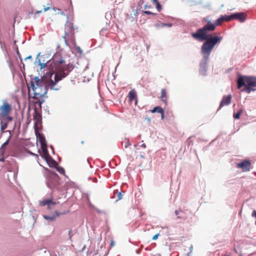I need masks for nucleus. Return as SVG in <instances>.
I'll return each mask as SVG.
<instances>
[{
    "mask_svg": "<svg viewBox=\"0 0 256 256\" xmlns=\"http://www.w3.org/2000/svg\"><path fill=\"white\" fill-rule=\"evenodd\" d=\"M38 65L40 70L48 67L50 74V80L47 83V86L50 89L58 90L60 89L56 83L66 77L71 70L70 64H65V60L60 53L54 54L51 60L48 54L38 56Z\"/></svg>",
    "mask_w": 256,
    "mask_h": 256,
    "instance_id": "nucleus-1",
    "label": "nucleus"
},
{
    "mask_svg": "<svg viewBox=\"0 0 256 256\" xmlns=\"http://www.w3.org/2000/svg\"><path fill=\"white\" fill-rule=\"evenodd\" d=\"M218 25V23H212L209 21L204 26L192 34V36L196 40L200 41L206 40L202 45L201 50L204 59L206 61H208L209 56L216 44L222 40L220 37H212L211 34H208V32L214 30L216 26Z\"/></svg>",
    "mask_w": 256,
    "mask_h": 256,
    "instance_id": "nucleus-2",
    "label": "nucleus"
},
{
    "mask_svg": "<svg viewBox=\"0 0 256 256\" xmlns=\"http://www.w3.org/2000/svg\"><path fill=\"white\" fill-rule=\"evenodd\" d=\"M238 88L241 91L250 94L256 87V78L240 76L237 80Z\"/></svg>",
    "mask_w": 256,
    "mask_h": 256,
    "instance_id": "nucleus-3",
    "label": "nucleus"
},
{
    "mask_svg": "<svg viewBox=\"0 0 256 256\" xmlns=\"http://www.w3.org/2000/svg\"><path fill=\"white\" fill-rule=\"evenodd\" d=\"M30 86L34 92V98H42L46 94V86L42 79L38 77L32 78Z\"/></svg>",
    "mask_w": 256,
    "mask_h": 256,
    "instance_id": "nucleus-4",
    "label": "nucleus"
},
{
    "mask_svg": "<svg viewBox=\"0 0 256 256\" xmlns=\"http://www.w3.org/2000/svg\"><path fill=\"white\" fill-rule=\"evenodd\" d=\"M74 30L75 28L72 20H68L65 24L64 35L62 36V38L66 44L69 42L74 45L76 44Z\"/></svg>",
    "mask_w": 256,
    "mask_h": 256,
    "instance_id": "nucleus-5",
    "label": "nucleus"
},
{
    "mask_svg": "<svg viewBox=\"0 0 256 256\" xmlns=\"http://www.w3.org/2000/svg\"><path fill=\"white\" fill-rule=\"evenodd\" d=\"M12 111V106L7 102L4 101L2 104L0 106V120L6 118L8 121H12V118L9 116Z\"/></svg>",
    "mask_w": 256,
    "mask_h": 256,
    "instance_id": "nucleus-6",
    "label": "nucleus"
},
{
    "mask_svg": "<svg viewBox=\"0 0 256 256\" xmlns=\"http://www.w3.org/2000/svg\"><path fill=\"white\" fill-rule=\"evenodd\" d=\"M232 20H236L240 22H243L245 21L246 17H220L217 20L216 23H218L220 25L222 22H228Z\"/></svg>",
    "mask_w": 256,
    "mask_h": 256,
    "instance_id": "nucleus-7",
    "label": "nucleus"
},
{
    "mask_svg": "<svg viewBox=\"0 0 256 256\" xmlns=\"http://www.w3.org/2000/svg\"><path fill=\"white\" fill-rule=\"evenodd\" d=\"M251 166V162L248 160H244L241 162L236 164V168H241L242 172H246L250 170Z\"/></svg>",
    "mask_w": 256,
    "mask_h": 256,
    "instance_id": "nucleus-8",
    "label": "nucleus"
},
{
    "mask_svg": "<svg viewBox=\"0 0 256 256\" xmlns=\"http://www.w3.org/2000/svg\"><path fill=\"white\" fill-rule=\"evenodd\" d=\"M232 99V96L230 94L224 96L222 98V100L220 103L218 110L224 106H228L230 104Z\"/></svg>",
    "mask_w": 256,
    "mask_h": 256,
    "instance_id": "nucleus-9",
    "label": "nucleus"
},
{
    "mask_svg": "<svg viewBox=\"0 0 256 256\" xmlns=\"http://www.w3.org/2000/svg\"><path fill=\"white\" fill-rule=\"evenodd\" d=\"M128 98L129 102H132V100H134L135 104H137L138 99L136 98V93L134 90H131L128 94Z\"/></svg>",
    "mask_w": 256,
    "mask_h": 256,
    "instance_id": "nucleus-10",
    "label": "nucleus"
},
{
    "mask_svg": "<svg viewBox=\"0 0 256 256\" xmlns=\"http://www.w3.org/2000/svg\"><path fill=\"white\" fill-rule=\"evenodd\" d=\"M57 203L56 202L52 201V199H47V200H44L40 202V206H44L47 205L48 208H50L51 205H55Z\"/></svg>",
    "mask_w": 256,
    "mask_h": 256,
    "instance_id": "nucleus-11",
    "label": "nucleus"
},
{
    "mask_svg": "<svg viewBox=\"0 0 256 256\" xmlns=\"http://www.w3.org/2000/svg\"><path fill=\"white\" fill-rule=\"evenodd\" d=\"M207 62L208 61H206L204 60V62L202 63H201L200 64V74L204 76H205L206 74V72L207 68H208Z\"/></svg>",
    "mask_w": 256,
    "mask_h": 256,
    "instance_id": "nucleus-12",
    "label": "nucleus"
},
{
    "mask_svg": "<svg viewBox=\"0 0 256 256\" xmlns=\"http://www.w3.org/2000/svg\"><path fill=\"white\" fill-rule=\"evenodd\" d=\"M0 120V130L3 132L8 127V122L10 121H8L6 118H2Z\"/></svg>",
    "mask_w": 256,
    "mask_h": 256,
    "instance_id": "nucleus-13",
    "label": "nucleus"
},
{
    "mask_svg": "<svg viewBox=\"0 0 256 256\" xmlns=\"http://www.w3.org/2000/svg\"><path fill=\"white\" fill-rule=\"evenodd\" d=\"M41 148L42 150V156L45 160H48L50 158V156L47 149V146L41 147Z\"/></svg>",
    "mask_w": 256,
    "mask_h": 256,
    "instance_id": "nucleus-14",
    "label": "nucleus"
},
{
    "mask_svg": "<svg viewBox=\"0 0 256 256\" xmlns=\"http://www.w3.org/2000/svg\"><path fill=\"white\" fill-rule=\"evenodd\" d=\"M152 113L158 112L161 114L162 118L163 119L164 115V110L160 106H156L152 110H150Z\"/></svg>",
    "mask_w": 256,
    "mask_h": 256,
    "instance_id": "nucleus-15",
    "label": "nucleus"
},
{
    "mask_svg": "<svg viewBox=\"0 0 256 256\" xmlns=\"http://www.w3.org/2000/svg\"><path fill=\"white\" fill-rule=\"evenodd\" d=\"M160 98L162 102H164L166 104L168 96L166 90L164 88L161 90V96H160Z\"/></svg>",
    "mask_w": 256,
    "mask_h": 256,
    "instance_id": "nucleus-16",
    "label": "nucleus"
},
{
    "mask_svg": "<svg viewBox=\"0 0 256 256\" xmlns=\"http://www.w3.org/2000/svg\"><path fill=\"white\" fill-rule=\"evenodd\" d=\"M38 138L41 145V147H44L47 146L45 138L43 135L38 134Z\"/></svg>",
    "mask_w": 256,
    "mask_h": 256,
    "instance_id": "nucleus-17",
    "label": "nucleus"
},
{
    "mask_svg": "<svg viewBox=\"0 0 256 256\" xmlns=\"http://www.w3.org/2000/svg\"><path fill=\"white\" fill-rule=\"evenodd\" d=\"M152 4L156 6L158 11H160L161 10V5L159 3L158 0H152Z\"/></svg>",
    "mask_w": 256,
    "mask_h": 256,
    "instance_id": "nucleus-18",
    "label": "nucleus"
},
{
    "mask_svg": "<svg viewBox=\"0 0 256 256\" xmlns=\"http://www.w3.org/2000/svg\"><path fill=\"white\" fill-rule=\"evenodd\" d=\"M242 112H243L242 109H240V110H239L238 111V112L237 113L234 114V118H235V119H239L241 114Z\"/></svg>",
    "mask_w": 256,
    "mask_h": 256,
    "instance_id": "nucleus-19",
    "label": "nucleus"
},
{
    "mask_svg": "<svg viewBox=\"0 0 256 256\" xmlns=\"http://www.w3.org/2000/svg\"><path fill=\"white\" fill-rule=\"evenodd\" d=\"M122 144L124 145L125 148H127L130 145V143L128 140L125 139L124 141L122 142Z\"/></svg>",
    "mask_w": 256,
    "mask_h": 256,
    "instance_id": "nucleus-20",
    "label": "nucleus"
},
{
    "mask_svg": "<svg viewBox=\"0 0 256 256\" xmlns=\"http://www.w3.org/2000/svg\"><path fill=\"white\" fill-rule=\"evenodd\" d=\"M246 14L244 12H236L235 14H230V16H246Z\"/></svg>",
    "mask_w": 256,
    "mask_h": 256,
    "instance_id": "nucleus-21",
    "label": "nucleus"
},
{
    "mask_svg": "<svg viewBox=\"0 0 256 256\" xmlns=\"http://www.w3.org/2000/svg\"><path fill=\"white\" fill-rule=\"evenodd\" d=\"M44 217L46 220H50L52 221L54 220L56 218V216H44Z\"/></svg>",
    "mask_w": 256,
    "mask_h": 256,
    "instance_id": "nucleus-22",
    "label": "nucleus"
},
{
    "mask_svg": "<svg viewBox=\"0 0 256 256\" xmlns=\"http://www.w3.org/2000/svg\"><path fill=\"white\" fill-rule=\"evenodd\" d=\"M142 14H155L154 12H153L152 11H150V10H148L142 11Z\"/></svg>",
    "mask_w": 256,
    "mask_h": 256,
    "instance_id": "nucleus-23",
    "label": "nucleus"
},
{
    "mask_svg": "<svg viewBox=\"0 0 256 256\" xmlns=\"http://www.w3.org/2000/svg\"><path fill=\"white\" fill-rule=\"evenodd\" d=\"M9 140H8L5 142H4L1 146V150L4 149L8 144Z\"/></svg>",
    "mask_w": 256,
    "mask_h": 256,
    "instance_id": "nucleus-24",
    "label": "nucleus"
},
{
    "mask_svg": "<svg viewBox=\"0 0 256 256\" xmlns=\"http://www.w3.org/2000/svg\"><path fill=\"white\" fill-rule=\"evenodd\" d=\"M68 212H69L68 210L64 211V212H63L62 213H59L58 212H56V216H58L60 214H66L68 213Z\"/></svg>",
    "mask_w": 256,
    "mask_h": 256,
    "instance_id": "nucleus-25",
    "label": "nucleus"
},
{
    "mask_svg": "<svg viewBox=\"0 0 256 256\" xmlns=\"http://www.w3.org/2000/svg\"><path fill=\"white\" fill-rule=\"evenodd\" d=\"M159 235H160L159 234H155L154 236H153L152 239L153 240H156L158 238Z\"/></svg>",
    "mask_w": 256,
    "mask_h": 256,
    "instance_id": "nucleus-26",
    "label": "nucleus"
},
{
    "mask_svg": "<svg viewBox=\"0 0 256 256\" xmlns=\"http://www.w3.org/2000/svg\"><path fill=\"white\" fill-rule=\"evenodd\" d=\"M122 194L120 192H119L118 194V199L119 200H121L122 198Z\"/></svg>",
    "mask_w": 256,
    "mask_h": 256,
    "instance_id": "nucleus-27",
    "label": "nucleus"
},
{
    "mask_svg": "<svg viewBox=\"0 0 256 256\" xmlns=\"http://www.w3.org/2000/svg\"><path fill=\"white\" fill-rule=\"evenodd\" d=\"M76 50L78 51V52H79L80 54H82V50H81V48H80V47H77L76 48Z\"/></svg>",
    "mask_w": 256,
    "mask_h": 256,
    "instance_id": "nucleus-28",
    "label": "nucleus"
},
{
    "mask_svg": "<svg viewBox=\"0 0 256 256\" xmlns=\"http://www.w3.org/2000/svg\"><path fill=\"white\" fill-rule=\"evenodd\" d=\"M40 115L38 114H37L36 113V112H35V116H34V118H37L38 117H40Z\"/></svg>",
    "mask_w": 256,
    "mask_h": 256,
    "instance_id": "nucleus-29",
    "label": "nucleus"
},
{
    "mask_svg": "<svg viewBox=\"0 0 256 256\" xmlns=\"http://www.w3.org/2000/svg\"><path fill=\"white\" fill-rule=\"evenodd\" d=\"M58 170L60 173L64 172V170L63 168H59V170Z\"/></svg>",
    "mask_w": 256,
    "mask_h": 256,
    "instance_id": "nucleus-30",
    "label": "nucleus"
},
{
    "mask_svg": "<svg viewBox=\"0 0 256 256\" xmlns=\"http://www.w3.org/2000/svg\"><path fill=\"white\" fill-rule=\"evenodd\" d=\"M162 26H168V27H171L172 24H162Z\"/></svg>",
    "mask_w": 256,
    "mask_h": 256,
    "instance_id": "nucleus-31",
    "label": "nucleus"
},
{
    "mask_svg": "<svg viewBox=\"0 0 256 256\" xmlns=\"http://www.w3.org/2000/svg\"><path fill=\"white\" fill-rule=\"evenodd\" d=\"M28 59H32V56H28L26 58H24V60H28Z\"/></svg>",
    "mask_w": 256,
    "mask_h": 256,
    "instance_id": "nucleus-32",
    "label": "nucleus"
},
{
    "mask_svg": "<svg viewBox=\"0 0 256 256\" xmlns=\"http://www.w3.org/2000/svg\"><path fill=\"white\" fill-rule=\"evenodd\" d=\"M50 7H48V8H44V12H46V11L47 10H50Z\"/></svg>",
    "mask_w": 256,
    "mask_h": 256,
    "instance_id": "nucleus-33",
    "label": "nucleus"
},
{
    "mask_svg": "<svg viewBox=\"0 0 256 256\" xmlns=\"http://www.w3.org/2000/svg\"><path fill=\"white\" fill-rule=\"evenodd\" d=\"M174 214H175V215H176V216H178V210H175V211H174Z\"/></svg>",
    "mask_w": 256,
    "mask_h": 256,
    "instance_id": "nucleus-34",
    "label": "nucleus"
},
{
    "mask_svg": "<svg viewBox=\"0 0 256 256\" xmlns=\"http://www.w3.org/2000/svg\"><path fill=\"white\" fill-rule=\"evenodd\" d=\"M141 146L144 148H146V145L145 144H142Z\"/></svg>",
    "mask_w": 256,
    "mask_h": 256,
    "instance_id": "nucleus-35",
    "label": "nucleus"
},
{
    "mask_svg": "<svg viewBox=\"0 0 256 256\" xmlns=\"http://www.w3.org/2000/svg\"><path fill=\"white\" fill-rule=\"evenodd\" d=\"M30 154H31L32 155V156H36V157H38V156L37 154H34V153H32V152H30Z\"/></svg>",
    "mask_w": 256,
    "mask_h": 256,
    "instance_id": "nucleus-36",
    "label": "nucleus"
},
{
    "mask_svg": "<svg viewBox=\"0 0 256 256\" xmlns=\"http://www.w3.org/2000/svg\"><path fill=\"white\" fill-rule=\"evenodd\" d=\"M146 120H147L148 122H150V118H146Z\"/></svg>",
    "mask_w": 256,
    "mask_h": 256,
    "instance_id": "nucleus-37",
    "label": "nucleus"
},
{
    "mask_svg": "<svg viewBox=\"0 0 256 256\" xmlns=\"http://www.w3.org/2000/svg\"><path fill=\"white\" fill-rule=\"evenodd\" d=\"M40 12H41V10H40V11H37V12H36V14H40Z\"/></svg>",
    "mask_w": 256,
    "mask_h": 256,
    "instance_id": "nucleus-38",
    "label": "nucleus"
},
{
    "mask_svg": "<svg viewBox=\"0 0 256 256\" xmlns=\"http://www.w3.org/2000/svg\"><path fill=\"white\" fill-rule=\"evenodd\" d=\"M4 158H1V159L0 160V161H1V162H4Z\"/></svg>",
    "mask_w": 256,
    "mask_h": 256,
    "instance_id": "nucleus-39",
    "label": "nucleus"
},
{
    "mask_svg": "<svg viewBox=\"0 0 256 256\" xmlns=\"http://www.w3.org/2000/svg\"><path fill=\"white\" fill-rule=\"evenodd\" d=\"M177 218H181V217H180V216H177Z\"/></svg>",
    "mask_w": 256,
    "mask_h": 256,
    "instance_id": "nucleus-40",
    "label": "nucleus"
},
{
    "mask_svg": "<svg viewBox=\"0 0 256 256\" xmlns=\"http://www.w3.org/2000/svg\"><path fill=\"white\" fill-rule=\"evenodd\" d=\"M62 14V12H60V13L58 12V14Z\"/></svg>",
    "mask_w": 256,
    "mask_h": 256,
    "instance_id": "nucleus-41",
    "label": "nucleus"
},
{
    "mask_svg": "<svg viewBox=\"0 0 256 256\" xmlns=\"http://www.w3.org/2000/svg\"><path fill=\"white\" fill-rule=\"evenodd\" d=\"M18 18L17 16L15 17V20H14L15 21L16 20V18Z\"/></svg>",
    "mask_w": 256,
    "mask_h": 256,
    "instance_id": "nucleus-42",
    "label": "nucleus"
}]
</instances>
